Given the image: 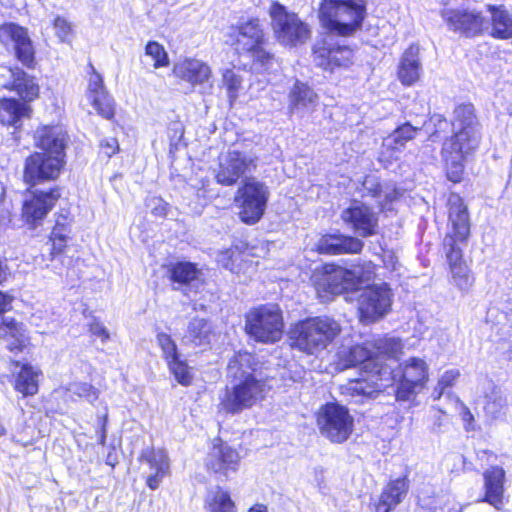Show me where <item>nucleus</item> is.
Instances as JSON below:
<instances>
[{
  "label": "nucleus",
  "mask_w": 512,
  "mask_h": 512,
  "mask_svg": "<svg viewBox=\"0 0 512 512\" xmlns=\"http://www.w3.org/2000/svg\"><path fill=\"white\" fill-rule=\"evenodd\" d=\"M247 512H268V510L264 504H255Z\"/></svg>",
  "instance_id": "obj_60"
},
{
  "label": "nucleus",
  "mask_w": 512,
  "mask_h": 512,
  "mask_svg": "<svg viewBox=\"0 0 512 512\" xmlns=\"http://www.w3.org/2000/svg\"><path fill=\"white\" fill-rule=\"evenodd\" d=\"M401 196V192L392 184H385L382 190V198L378 200L382 210H391L389 204H393Z\"/></svg>",
  "instance_id": "obj_46"
},
{
  "label": "nucleus",
  "mask_w": 512,
  "mask_h": 512,
  "mask_svg": "<svg viewBox=\"0 0 512 512\" xmlns=\"http://www.w3.org/2000/svg\"><path fill=\"white\" fill-rule=\"evenodd\" d=\"M223 85L226 87L227 94L231 103L238 97L242 86V78L232 69H226L222 75Z\"/></svg>",
  "instance_id": "obj_41"
},
{
  "label": "nucleus",
  "mask_w": 512,
  "mask_h": 512,
  "mask_svg": "<svg viewBox=\"0 0 512 512\" xmlns=\"http://www.w3.org/2000/svg\"><path fill=\"white\" fill-rule=\"evenodd\" d=\"M268 199V187L256 178H247L235 197L241 221L249 225L257 223L265 212Z\"/></svg>",
  "instance_id": "obj_12"
},
{
  "label": "nucleus",
  "mask_w": 512,
  "mask_h": 512,
  "mask_svg": "<svg viewBox=\"0 0 512 512\" xmlns=\"http://www.w3.org/2000/svg\"><path fill=\"white\" fill-rule=\"evenodd\" d=\"M173 74L175 77L196 86L208 82L212 76V71L207 63L199 59L186 58L174 65Z\"/></svg>",
  "instance_id": "obj_29"
},
{
  "label": "nucleus",
  "mask_w": 512,
  "mask_h": 512,
  "mask_svg": "<svg viewBox=\"0 0 512 512\" xmlns=\"http://www.w3.org/2000/svg\"><path fill=\"white\" fill-rule=\"evenodd\" d=\"M108 416L106 414L100 417V425L96 433L98 436V444L104 446L106 444V433H107Z\"/></svg>",
  "instance_id": "obj_56"
},
{
  "label": "nucleus",
  "mask_w": 512,
  "mask_h": 512,
  "mask_svg": "<svg viewBox=\"0 0 512 512\" xmlns=\"http://www.w3.org/2000/svg\"><path fill=\"white\" fill-rule=\"evenodd\" d=\"M157 340L163 352H176V344L168 334H158Z\"/></svg>",
  "instance_id": "obj_54"
},
{
  "label": "nucleus",
  "mask_w": 512,
  "mask_h": 512,
  "mask_svg": "<svg viewBox=\"0 0 512 512\" xmlns=\"http://www.w3.org/2000/svg\"><path fill=\"white\" fill-rule=\"evenodd\" d=\"M449 231L443 239V250L449 265L451 282L462 292H468L474 284V276L463 260V248L470 236V220L467 206L457 194L448 199Z\"/></svg>",
  "instance_id": "obj_3"
},
{
  "label": "nucleus",
  "mask_w": 512,
  "mask_h": 512,
  "mask_svg": "<svg viewBox=\"0 0 512 512\" xmlns=\"http://www.w3.org/2000/svg\"><path fill=\"white\" fill-rule=\"evenodd\" d=\"M483 495L478 502L488 503L496 510H502L505 504L506 472L503 467L490 466L483 472Z\"/></svg>",
  "instance_id": "obj_22"
},
{
  "label": "nucleus",
  "mask_w": 512,
  "mask_h": 512,
  "mask_svg": "<svg viewBox=\"0 0 512 512\" xmlns=\"http://www.w3.org/2000/svg\"><path fill=\"white\" fill-rule=\"evenodd\" d=\"M395 356L396 354H393V359L388 361L386 377L390 379L395 401L413 407L417 405L418 395L429 382V366L422 358L410 357L396 367H392V362L397 361Z\"/></svg>",
  "instance_id": "obj_6"
},
{
  "label": "nucleus",
  "mask_w": 512,
  "mask_h": 512,
  "mask_svg": "<svg viewBox=\"0 0 512 512\" xmlns=\"http://www.w3.org/2000/svg\"><path fill=\"white\" fill-rule=\"evenodd\" d=\"M138 460L153 471L145 478L146 486L152 491L157 490L164 478L171 474L170 458L163 448H145L139 453Z\"/></svg>",
  "instance_id": "obj_21"
},
{
  "label": "nucleus",
  "mask_w": 512,
  "mask_h": 512,
  "mask_svg": "<svg viewBox=\"0 0 512 512\" xmlns=\"http://www.w3.org/2000/svg\"><path fill=\"white\" fill-rule=\"evenodd\" d=\"M4 325L5 328H3V331L5 332L4 340L6 341V349L10 351H22L26 349L29 341L19 327V324L14 320H10L5 322Z\"/></svg>",
  "instance_id": "obj_38"
},
{
  "label": "nucleus",
  "mask_w": 512,
  "mask_h": 512,
  "mask_svg": "<svg viewBox=\"0 0 512 512\" xmlns=\"http://www.w3.org/2000/svg\"><path fill=\"white\" fill-rule=\"evenodd\" d=\"M170 279L178 284H190L197 280L198 269L190 262H178L170 268Z\"/></svg>",
  "instance_id": "obj_40"
},
{
  "label": "nucleus",
  "mask_w": 512,
  "mask_h": 512,
  "mask_svg": "<svg viewBox=\"0 0 512 512\" xmlns=\"http://www.w3.org/2000/svg\"><path fill=\"white\" fill-rule=\"evenodd\" d=\"M420 130V127H415L406 122L397 127L388 137L384 138L382 147L390 151V156H393L394 152L400 151L408 141L414 139Z\"/></svg>",
  "instance_id": "obj_35"
},
{
  "label": "nucleus",
  "mask_w": 512,
  "mask_h": 512,
  "mask_svg": "<svg viewBox=\"0 0 512 512\" xmlns=\"http://www.w3.org/2000/svg\"><path fill=\"white\" fill-rule=\"evenodd\" d=\"M443 17L454 31L475 35L484 31L485 18L478 12L468 10H444Z\"/></svg>",
  "instance_id": "obj_28"
},
{
  "label": "nucleus",
  "mask_w": 512,
  "mask_h": 512,
  "mask_svg": "<svg viewBox=\"0 0 512 512\" xmlns=\"http://www.w3.org/2000/svg\"><path fill=\"white\" fill-rule=\"evenodd\" d=\"M148 207H150L152 214L157 217H165L168 210V204L161 198L153 197L148 200Z\"/></svg>",
  "instance_id": "obj_52"
},
{
  "label": "nucleus",
  "mask_w": 512,
  "mask_h": 512,
  "mask_svg": "<svg viewBox=\"0 0 512 512\" xmlns=\"http://www.w3.org/2000/svg\"><path fill=\"white\" fill-rule=\"evenodd\" d=\"M315 422L320 434L332 444H343L354 432L355 421L347 406L329 401L315 412Z\"/></svg>",
  "instance_id": "obj_9"
},
{
  "label": "nucleus",
  "mask_w": 512,
  "mask_h": 512,
  "mask_svg": "<svg viewBox=\"0 0 512 512\" xmlns=\"http://www.w3.org/2000/svg\"><path fill=\"white\" fill-rule=\"evenodd\" d=\"M342 220L361 237L376 233L378 219L370 207L362 203H353L341 213Z\"/></svg>",
  "instance_id": "obj_25"
},
{
  "label": "nucleus",
  "mask_w": 512,
  "mask_h": 512,
  "mask_svg": "<svg viewBox=\"0 0 512 512\" xmlns=\"http://www.w3.org/2000/svg\"><path fill=\"white\" fill-rule=\"evenodd\" d=\"M393 293L387 283H375L358 290L357 307L362 323L383 318L390 310Z\"/></svg>",
  "instance_id": "obj_13"
},
{
  "label": "nucleus",
  "mask_w": 512,
  "mask_h": 512,
  "mask_svg": "<svg viewBox=\"0 0 512 512\" xmlns=\"http://www.w3.org/2000/svg\"><path fill=\"white\" fill-rule=\"evenodd\" d=\"M377 352H401L404 348L402 341L394 336H382L373 340Z\"/></svg>",
  "instance_id": "obj_44"
},
{
  "label": "nucleus",
  "mask_w": 512,
  "mask_h": 512,
  "mask_svg": "<svg viewBox=\"0 0 512 512\" xmlns=\"http://www.w3.org/2000/svg\"><path fill=\"white\" fill-rule=\"evenodd\" d=\"M408 491L407 475L389 480L374 503L373 512H391L403 501Z\"/></svg>",
  "instance_id": "obj_26"
},
{
  "label": "nucleus",
  "mask_w": 512,
  "mask_h": 512,
  "mask_svg": "<svg viewBox=\"0 0 512 512\" xmlns=\"http://www.w3.org/2000/svg\"><path fill=\"white\" fill-rule=\"evenodd\" d=\"M204 507L208 512H237L230 492L220 486H216L214 490L207 493Z\"/></svg>",
  "instance_id": "obj_36"
},
{
  "label": "nucleus",
  "mask_w": 512,
  "mask_h": 512,
  "mask_svg": "<svg viewBox=\"0 0 512 512\" xmlns=\"http://www.w3.org/2000/svg\"><path fill=\"white\" fill-rule=\"evenodd\" d=\"M14 367L19 370L13 375V389L21 394L23 398L33 397L39 392V382L43 373L39 367L32 366L29 363L12 361Z\"/></svg>",
  "instance_id": "obj_27"
},
{
  "label": "nucleus",
  "mask_w": 512,
  "mask_h": 512,
  "mask_svg": "<svg viewBox=\"0 0 512 512\" xmlns=\"http://www.w3.org/2000/svg\"><path fill=\"white\" fill-rule=\"evenodd\" d=\"M145 54L154 61V68L166 67L169 64L168 55L164 47L158 42H148L145 47Z\"/></svg>",
  "instance_id": "obj_43"
},
{
  "label": "nucleus",
  "mask_w": 512,
  "mask_h": 512,
  "mask_svg": "<svg viewBox=\"0 0 512 512\" xmlns=\"http://www.w3.org/2000/svg\"><path fill=\"white\" fill-rule=\"evenodd\" d=\"M445 512H461L459 509L455 508V507H452V508H449L447 511Z\"/></svg>",
  "instance_id": "obj_63"
},
{
  "label": "nucleus",
  "mask_w": 512,
  "mask_h": 512,
  "mask_svg": "<svg viewBox=\"0 0 512 512\" xmlns=\"http://www.w3.org/2000/svg\"><path fill=\"white\" fill-rule=\"evenodd\" d=\"M340 325L329 317H312L294 324L288 339L292 349L302 352L323 350L340 332Z\"/></svg>",
  "instance_id": "obj_8"
},
{
  "label": "nucleus",
  "mask_w": 512,
  "mask_h": 512,
  "mask_svg": "<svg viewBox=\"0 0 512 512\" xmlns=\"http://www.w3.org/2000/svg\"><path fill=\"white\" fill-rule=\"evenodd\" d=\"M318 100V95L308 84L297 80L288 94V111L290 114L301 115L314 111Z\"/></svg>",
  "instance_id": "obj_30"
},
{
  "label": "nucleus",
  "mask_w": 512,
  "mask_h": 512,
  "mask_svg": "<svg viewBox=\"0 0 512 512\" xmlns=\"http://www.w3.org/2000/svg\"><path fill=\"white\" fill-rule=\"evenodd\" d=\"M13 298L0 291V315L11 308Z\"/></svg>",
  "instance_id": "obj_58"
},
{
  "label": "nucleus",
  "mask_w": 512,
  "mask_h": 512,
  "mask_svg": "<svg viewBox=\"0 0 512 512\" xmlns=\"http://www.w3.org/2000/svg\"><path fill=\"white\" fill-rule=\"evenodd\" d=\"M211 327L205 319L194 318L190 321L184 340L201 346L210 342Z\"/></svg>",
  "instance_id": "obj_37"
},
{
  "label": "nucleus",
  "mask_w": 512,
  "mask_h": 512,
  "mask_svg": "<svg viewBox=\"0 0 512 512\" xmlns=\"http://www.w3.org/2000/svg\"><path fill=\"white\" fill-rule=\"evenodd\" d=\"M420 48L418 45H411L403 54L398 69V77L405 86L416 83L421 76L422 66L420 62Z\"/></svg>",
  "instance_id": "obj_32"
},
{
  "label": "nucleus",
  "mask_w": 512,
  "mask_h": 512,
  "mask_svg": "<svg viewBox=\"0 0 512 512\" xmlns=\"http://www.w3.org/2000/svg\"><path fill=\"white\" fill-rule=\"evenodd\" d=\"M490 20L485 19L484 31L496 39L512 38V13L503 6H488Z\"/></svg>",
  "instance_id": "obj_31"
},
{
  "label": "nucleus",
  "mask_w": 512,
  "mask_h": 512,
  "mask_svg": "<svg viewBox=\"0 0 512 512\" xmlns=\"http://www.w3.org/2000/svg\"><path fill=\"white\" fill-rule=\"evenodd\" d=\"M348 270L349 272H355V275L352 278L354 287L371 280L374 276V266L371 262L364 263L362 265H354Z\"/></svg>",
  "instance_id": "obj_45"
},
{
  "label": "nucleus",
  "mask_w": 512,
  "mask_h": 512,
  "mask_svg": "<svg viewBox=\"0 0 512 512\" xmlns=\"http://www.w3.org/2000/svg\"><path fill=\"white\" fill-rule=\"evenodd\" d=\"M226 43L234 47L238 53H247L265 44V35L257 18H251L229 27L225 34Z\"/></svg>",
  "instance_id": "obj_17"
},
{
  "label": "nucleus",
  "mask_w": 512,
  "mask_h": 512,
  "mask_svg": "<svg viewBox=\"0 0 512 512\" xmlns=\"http://www.w3.org/2000/svg\"><path fill=\"white\" fill-rule=\"evenodd\" d=\"M362 352H371V351L368 348H364Z\"/></svg>",
  "instance_id": "obj_64"
},
{
  "label": "nucleus",
  "mask_w": 512,
  "mask_h": 512,
  "mask_svg": "<svg viewBox=\"0 0 512 512\" xmlns=\"http://www.w3.org/2000/svg\"><path fill=\"white\" fill-rule=\"evenodd\" d=\"M91 73L88 78L86 99L96 112L105 119L114 116L113 100L108 94L102 76L90 64Z\"/></svg>",
  "instance_id": "obj_24"
},
{
  "label": "nucleus",
  "mask_w": 512,
  "mask_h": 512,
  "mask_svg": "<svg viewBox=\"0 0 512 512\" xmlns=\"http://www.w3.org/2000/svg\"><path fill=\"white\" fill-rule=\"evenodd\" d=\"M263 368L254 354H234L227 365L229 384L223 388L219 399L220 409L235 415L262 402L272 391L274 380Z\"/></svg>",
  "instance_id": "obj_1"
},
{
  "label": "nucleus",
  "mask_w": 512,
  "mask_h": 512,
  "mask_svg": "<svg viewBox=\"0 0 512 512\" xmlns=\"http://www.w3.org/2000/svg\"><path fill=\"white\" fill-rule=\"evenodd\" d=\"M268 14L274 35L281 44L293 47L305 43L310 38L308 24L279 2L271 3Z\"/></svg>",
  "instance_id": "obj_11"
},
{
  "label": "nucleus",
  "mask_w": 512,
  "mask_h": 512,
  "mask_svg": "<svg viewBox=\"0 0 512 512\" xmlns=\"http://www.w3.org/2000/svg\"><path fill=\"white\" fill-rule=\"evenodd\" d=\"M5 277H6L5 269L2 265V262L0 261V284L3 282V280H5Z\"/></svg>",
  "instance_id": "obj_61"
},
{
  "label": "nucleus",
  "mask_w": 512,
  "mask_h": 512,
  "mask_svg": "<svg viewBox=\"0 0 512 512\" xmlns=\"http://www.w3.org/2000/svg\"><path fill=\"white\" fill-rule=\"evenodd\" d=\"M4 434H5V428L2 425V423L0 422V437L3 436Z\"/></svg>",
  "instance_id": "obj_62"
},
{
  "label": "nucleus",
  "mask_w": 512,
  "mask_h": 512,
  "mask_svg": "<svg viewBox=\"0 0 512 512\" xmlns=\"http://www.w3.org/2000/svg\"><path fill=\"white\" fill-rule=\"evenodd\" d=\"M363 248V242L355 237L344 235H328L323 237L318 244L320 253L343 254L359 253Z\"/></svg>",
  "instance_id": "obj_33"
},
{
  "label": "nucleus",
  "mask_w": 512,
  "mask_h": 512,
  "mask_svg": "<svg viewBox=\"0 0 512 512\" xmlns=\"http://www.w3.org/2000/svg\"><path fill=\"white\" fill-rule=\"evenodd\" d=\"M460 417L463 422L464 430L466 432H473L477 429L476 420L473 413L471 412L469 407L463 403L461 404L460 407Z\"/></svg>",
  "instance_id": "obj_50"
},
{
  "label": "nucleus",
  "mask_w": 512,
  "mask_h": 512,
  "mask_svg": "<svg viewBox=\"0 0 512 512\" xmlns=\"http://www.w3.org/2000/svg\"><path fill=\"white\" fill-rule=\"evenodd\" d=\"M355 272L347 268L327 264L323 271L314 275L313 281L318 294L326 297L327 294L338 295L354 288L352 278Z\"/></svg>",
  "instance_id": "obj_18"
},
{
  "label": "nucleus",
  "mask_w": 512,
  "mask_h": 512,
  "mask_svg": "<svg viewBox=\"0 0 512 512\" xmlns=\"http://www.w3.org/2000/svg\"><path fill=\"white\" fill-rule=\"evenodd\" d=\"M453 135L442 145L441 155L446 163L448 179L460 182L464 171V160L479 145L480 124L474 106L462 104L453 111Z\"/></svg>",
  "instance_id": "obj_2"
},
{
  "label": "nucleus",
  "mask_w": 512,
  "mask_h": 512,
  "mask_svg": "<svg viewBox=\"0 0 512 512\" xmlns=\"http://www.w3.org/2000/svg\"><path fill=\"white\" fill-rule=\"evenodd\" d=\"M249 53L252 54L253 61L263 68H268L274 60V55L264 47V44H259L257 48Z\"/></svg>",
  "instance_id": "obj_47"
},
{
  "label": "nucleus",
  "mask_w": 512,
  "mask_h": 512,
  "mask_svg": "<svg viewBox=\"0 0 512 512\" xmlns=\"http://www.w3.org/2000/svg\"><path fill=\"white\" fill-rule=\"evenodd\" d=\"M313 62L330 73L348 69L354 62L353 50L349 46L333 43L331 35L314 46Z\"/></svg>",
  "instance_id": "obj_16"
},
{
  "label": "nucleus",
  "mask_w": 512,
  "mask_h": 512,
  "mask_svg": "<svg viewBox=\"0 0 512 512\" xmlns=\"http://www.w3.org/2000/svg\"><path fill=\"white\" fill-rule=\"evenodd\" d=\"M256 166L257 157L253 153L229 150L219 157L216 180L221 185L232 186L243 175L252 172Z\"/></svg>",
  "instance_id": "obj_15"
},
{
  "label": "nucleus",
  "mask_w": 512,
  "mask_h": 512,
  "mask_svg": "<svg viewBox=\"0 0 512 512\" xmlns=\"http://www.w3.org/2000/svg\"><path fill=\"white\" fill-rule=\"evenodd\" d=\"M320 21L332 35L351 36L362 26L365 18L364 0H323L319 9Z\"/></svg>",
  "instance_id": "obj_7"
},
{
  "label": "nucleus",
  "mask_w": 512,
  "mask_h": 512,
  "mask_svg": "<svg viewBox=\"0 0 512 512\" xmlns=\"http://www.w3.org/2000/svg\"><path fill=\"white\" fill-rule=\"evenodd\" d=\"M59 197L58 189L29 191L23 205V217L26 222L35 224L41 221L53 208Z\"/></svg>",
  "instance_id": "obj_23"
},
{
  "label": "nucleus",
  "mask_w": 512,
  "mask_h": 512,
  "mask_svg": "<svg viewBox=\"0 0 512 512\" xmlns=\"http://www.w3.org/2000/svg\"><path fill=\"white\" fill-rule=\"evenodd\" d=\"M101 148L107 157H111L119 149L118 141L115 138L105 139L101 142Z\"/></svg>",
  "instance_id": "obj_55"
},
{
  "label": "nucleus",
  "mask_w": 512,
  "mask_h": 512,
  "mask_svg": "<svg viewBox=\"0 0 512 512\" xmlns=\"http://www.w3.org/2000/svg\"><path fill=\"white\" fill-rule=\"evenodd\" d=\"M105 463L112 468H114L118 464V458H117V454L114 451V448H112V451L108 452L106 459H105Z\"/></svg>",
  "instance_id": "obj_59"
},
{
  "label": "nucleus",
  "mask_w": 512,
  "mask_h": 512,
  "mask_svg": "<svg viewBox=\"0 0 512 512\" xmlns=\"http://www.w3.org/2000/svg\"><path fill=\"white\" fill-rule=\"evenodd\" d=\"M54 29L56 35L59 37L61 41L68 40V37L71 34L72 28L71 25L61 17H57L54 21Z\"/></svg>",
  "instance_id": "obj_51"
},
{
  "label": "nucleus",
  "mask_w": 512,
  "mask_h": 512,
  "mask_svg": "<svg viewBox=\"0 0 512 512\" xmlns=\"http://www.w3.org/2000/svg\"><path fill=\"white\" fill-rule=\"evenodd\" d=\"M66 133L59 126H43L35 132V152L26 159L24 181L31 186L56 179L64 165Z\"/></svg>",
  "instance_id": "obj_4"
},
{
  "label": "nucleus",
  "mask_w": 512,
  "mask_h": 512,
  "mask_svg": "<svg viewBox=\"0 0 512 512\" xmlns=\"http://www.w3.org/2000/svg\"><path fill=\"white\" fill-rule=\"evenodd\" d=\"M0 42L14 50L16 58L25 66L34 63V47L26 28L16 23H5L0 26Z\"/></svg>",
  "instance_id": "obj_19"
},
{
  "label": "nucleus",
  "mask_w": 512,
  "mask_h": 512,
  "mask_svg": "<svg viewBox=\"0 0 512 512\" xmlns=\"http://www.w3.org/2000/svg\"><path fill=\"white\" fill-rule=\"evenodd\" d=\"M167 363L170 372L182 386H189L192 383L193 375L191 368L185 360L180 359V354H168Z\"/></svg>",
  "instance_id": "obj_39"
},
{
  "label": "nucleus",
  "mask_w": 512,
  "mask_h": 512,
  "mask_svg": "<svg viewBox=\"0 0 512 512\" xmlns=\"http://www.w3.org/2000/svg\"><path fill=\"white\" fill-rule=\"evenodd\" d=\"M345 355L347 359L344 367L359 366L362 376L350 379L345 385L341 386L340 392L342 395L364 401L388 392L391 383L386 374L388 372V361L393 359V354H362L364 357L358 360L355 359L357 354Z\"/></svg>",
  "instance_id": "obj_5"
},
{
  "label": "nucleus",
  "mask_w": 512,
  "mask_h": 512,
  "mask_svg": "<svg viewBox=\"0 0 512 512\" xmlns=\"http://www.w3.org/2000/svg\"><path fill=\"white\" fill-rule=\"evenodd\" d=\"M241 456L239 451L222 437H214L209 444L203 466L206 472L218 479H228L229 474L239 470Z\"/></svg>",
  "instance_id": "obj_14"
},
{
  "label": "nucleus",
  "mask_w": 512,
  "mask_h": 512,
  "mask_svg": "<svg viewBox=\"0 0 512 512\" xmlns=\"http://www.w3.org/2000/svg\"><path fill=\"white\" fill-rule=\"evenodd\" d=\"M30 107L15 98H0V123L16 126L29 114Z\"/></svg>",
  "instance_id": "obj_34"
},
{
  "label": "nucleus",
  "mask_w": 512,
  "mask_h": 512,
  "mask_svg": "<svg viewBox=\"0 0 512 512\" xmlns=\"http://www.w3.org/2000/svg\"><path fill=\"white\" fill-rule=\"evenodd\" d=\"M282 311L277 304L260 305L246 316L245 330L258 342L275 343L283 334Z\"/></svg>",
  "instance_id": "obj_10"
},
{
  "label": "nucleus",
  "mask_w": 512,
  "mask_h": 512,
  "mask_svg": "<svg viewBox=\"0 0 512 512\" xmlns=\"http://www.w3.org/2000/svg\"><path fill=\"white\" fill-rule=\"evenodd\" d=\"M0 88L15 91L25 101L34 100L39 86L19 67L0 66Z\"/></svg>",
  "instance_id": "obj_20"
},
{
  "label": "nucleus",
  "mask_w": 512,
  "mask_h": 512,
  "mask_svg": "<svg viewBox=\"0 0 512 512\" xmlns=\"http://www.w3.org/2000/svg\"><path fill=\"white\" fill-rule=\"evenodd\" d=\"M384 185H381L377 177L369 175L363 181V190L373 198L379 200L382 198V190Z\"/></svg>",
  "instance_id": "obj_49"
},
{
  "label": "nucleus",
  "mask_w": 512,
  "mask_h": 512,
  "mask_svg": "<svg viewBox=\"0 0 512 512\" xmlns=\"http://www.w3.org/2000/svg\"><path fill=\"white\" fill-rule=\"evenodd\" d=\"M505 404L501 399H489L484 406V410L487 414H491V418H497L504 408Z\"/></svg>",
  "instance_id": "obj_53"
},
{
  "label": "nucleus",
  "mask_w": 512,
  "mask_h": 512,
  "mask_svg": "<svg viewBox=\"0 0 512 512\" xmlns=\"http://www.w3.org/2000/svg\"><path fill=\"white\" fill-rule=\"evenodd\" d=\"M459 376L460 372L457 369L446 370L439 378L437 385L433 390L434 400H439L446 390L452 388Z\"/></svg>",
  "instance_id": "obj_42"
},
{
  "label": "nucleus",
  "mask_w": 512,
  "mask_h": 512,
  "mask_svg": "<svg viewBox=\"0 0 512 512\" xmlns=\"http://www.w3.org/2000/svg\"><path fill=\"white\" fill-rule=\"evenodd\" d=\"M90 331H91V333L93 335L100 336L103 339H107L109 337V335L107 333V330L104 327V325L101 322L97 321V320H94L90 324Z\"/></svg>",
  "instance_id": "obj_57"
},
{
  "label": "nucleus",
  "mask_w": 512,
  "mask_h": 512,
  "mask_svg": "<svg viewBox=\"0 0 512 512\" xmlns=\"http://www.w3.org/2000/svg\"><path fill=\"white\" fill-rule=\"evenodd\" d=\"M63 228L57 223L51 234V254L53 256L61 253L66 246V237L62 234Z\"/></svg>",
  "instance_id": "obj_48"
}]
</instances>
